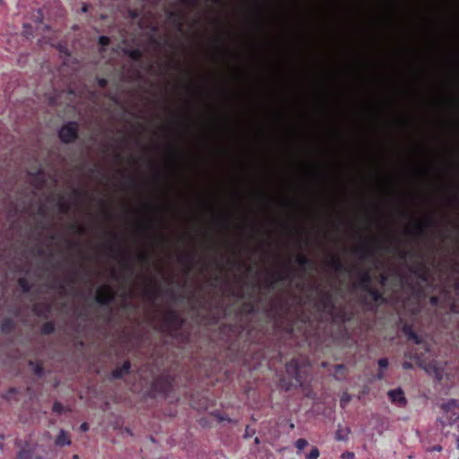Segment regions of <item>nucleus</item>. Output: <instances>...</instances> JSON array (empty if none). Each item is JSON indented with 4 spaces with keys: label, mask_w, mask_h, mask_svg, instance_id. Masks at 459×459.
Masks as SVG:
<instances>
[{
    "label": "nucleus",
    "mask_w": 459,
    "mask_h": 459,
    "mask_svg": "<svg viewBox=\"0 0 459 459\" xmlns=\"http://www.w3.org/2000/svg\"><path fill=\"white\" fill-rule=\"evenodd\" d=\"M77 124L70 122L64 126L59 131L60 139L64 143H70L76 138L77 135Z\"/></svg>",
    "instance_id": "nucleus-1"
},
{
    "label": "nucleus",
    "mask_w": 459,
    "mask_h": 459,
    "mask_svg": "<svg viewBox=\"0 0 459 459\" xmlns=\"http://www.w3.org/2000/svg\"><path fill=\"white\" fill-rule=\"evenodd\" d=\"M112 299V293L110 290L106 287L102 286L98 289L97 291V300L98 302L101 304H107Z\"/></svg>",
    "instance_id": "nucleus-2"
},
{
    "label": "nucleus",
    "mask_w": 459,
    "mask_h": 459,
    "mask_svg": "<svg viewBox=\"0 0 459 459\" xmlns=\"http://www.w3.org/2000/svg\"><path fill=\"white\" fill-rule=\"evenodd\" d=\"M388 396L393 403H395L399 405L405 404V397L403 395V392L400 388L394 389V390H390L388 392Z\"/></svg>",
    "instance_id": "nucleus-3"
},
{
    "label": "nucleus",
    "mask_w": 459,
    "mask_h": 459,
    "mask_svg": "<svg viewBox=\"0 0 459 459\" xmlns=\"http://www.w3.org/2000/svg\"><path fill=\"white\" fill-rule=\"evenodd\" d=\"M55 444L57 446H69L71 444V438L65 430L61 429L55 440Z\"/></svg>",
    "instance_id": "nucleus-4"
},
{
    "label": "nucleus",
    "mask_w": 459,
    "mask_h": 459,
    "mask_svg": "<svg viewBox=\"0 0 459 459\" xmlns=\"http://www.w3.org/2000/svg\"><path fill=\"white\" fill-rule=\"evenodd\" d=\"M287 372L292 376L293 378H295L297 380V382H299V368L298 366V362L296 360H292L290 361L288 365H287Z\"/></svg>",
    "instance_id": "nucleus-5"
},
{
    "label": "nucleus",
    "mask_w": 459,
    "mask_h": 459,
    "mask_svg": "<svg viewBox=\"0 0 459 459\" xmlns=\"http://www.w3.org/2000/svg\"><path fill=\"white\" fill-rule=\"evenodd\" d=\"M129 369H130V363L128 361H126V362H124L122 367L117 368L113 371L112 376L114 378H120L124 375L127 374L129 372Z\"/></svg>",
    "instance_id": "nucleus-6"
},
{
    "label": "nucleus",
    "mask_w": 459,
    "mask_h": 459,
    "mask_svg": "<svg viewBox=\"0 0 459 459\" xmlns=\"http://www.w3.org/2000/svg\"><path fill=\"white\" fill-rule=\"evenodd\" d=\"M424 369L429 374H433L437 379H440L442 377V369L437 365V363L425 366Z\"/></svg>",
    "instance_id": "nucleus-7"
},
{
    "label": "nucleus",
    "mask_w": 459,
    "mask_h": 459,
    "mask_svg": "<svg viewBox=\"0 0 459 459\" xmlns=\"http://www.w3.org/2000/svg\"><path fill=\"white\" fill-rule=\"evenodd\" d=\"M16 459H41V457H33L31 449H22L18 453Z\"/></svg>",
    "instance_id": "nucleus-8"
},
{
    "label": "nucleus",
    "mask_w": 459,
    "mask_h": 459,
    "mask_svg": "<svg viewBox=\"0 0 459 459\" xmlns=\"http://www.w3.org/2000/svg\"><path fill=\"white\" fill-rule=\"evenodd\" d=\"M404 333L410 340H412L415 343L420 344L421 342L420 337L411 330V327H404Z\"/></svg>",
    "instance_id": "nucleus-9"
},
{
    "label": "nucleus",
    "mask_w": 459,
    "mask_h": 459,
    "mask_svg": "<svg viewBox=\"0 0 459 459\" xmlns=\"http://www.w3.org/2000/svg\"><path fill=\"white\" fill-rule=\"evenodd\" d=\"M349 432H350V430L348 428L339 427V429H337V431L335 433V438L340 441L346 440L348 437Z\"/></svg>",
    "instance_id": "nucleus-10"
},
{
    "label": "nucleus",
    "mask_w": 459,
    "mask_h": 459,
    "mask_svg": "<svg viewBox=\"0 0 459 459\" xmlns=\"http://www.w3.org/2000/svg\"><path fill=\"white\" fill-rule=\"evenodd\" d=\"M320 456V451L316 446H313L309 453L306 454L305 458L306 459H318Z\"/></svg>",
    "instance_id": "nucleus-11"
},
{
    "label": "nucleus",
    "mask_w": 459,
    "mask_h": 459,
    "mask_svg": "<svg viewBox=\"0 0 459 459\" xmlns=\"http://www.w3.org/2000/svg\"><path fill=\"white\" fill-rule=\"evenodd\" d=\"M127 54L134 60H139L143 55L139 48L130 49L127 51Z\"/></svg>",
    "instance_id": "nucleus-12"
},
{
    "label": "nucleus",
    "mask_w": 459,
    "mask_h": 459,
    "mask_svg": "<svg viewBox=\"0 0 459 459\" xmlns=\"http://www.w3.org/2000/svg\"><path fill=\"white\" fill-rule=\"evenodd\" d=\"M307 445V441L304 438H299L296 440L295 446L298 450L297 453L299 454Z\"/></svg>",
    "instance_id": "nucleus-13"
},
{
    "label": "nucleus",
    "mask_w": 459,
    "mask_h": 459,
    "mask_svg": "<svg viewBox=\"0 0 459 459\" xmlns=\"http://www.w3.org/2000/svg\"><path fill=\"white\" fill-rule=\"evenodd\" d=\"M361 281H362L363 287L365 289H368V287L369 286L370 281H371V278H370L368 272H363L361 273Z\"/></svg>",
    "instance_id": "nucleus-14"
},
{
    "label": "nucleus",
    "mask_w": 459,
    "mask_h": 459,
    "mask_svg": "<svg viewBox=\"0 0 459 459\" xmlns=\"http://www.w3.org/2000/svg\"><path fill=\"white\" fill-rule=\"evenodd\" d=\"M330 263L336 271L341 270L342 266V262L336 257H332Z\"/></svg>",
    "instance_id": "nucleus-15"
},
{
    "label": "nucleus",
    "mask_w": 459,
    "mask_h": 459,
    "mask_svg": "<svg viewBox=\"0 0 459 459\" xmlns=\"http://www.w3.org/2000/svg\"><path fill=\"white\" fill-rule=\"evenodd\" d=\"M351 401V396L348 394H343L341 397V406L345 407L348 403Z\"/></svg>",
    "instance_id": "nucleus-16"
},
{
    "label": "nucleus",
    "mask_w": 459,
    "mask_h": 459,
    "mask_svg": "<svg viewBox=\"0 0 459 459\" xmlns=\"http://www.w3.org/2000/svg\"><path fill=\"white\" fill-rule=\"evenodd\" d=\"M53 411L60 414L64 411V406L60 403H55L53 405Z\"/></svg>",
    "instance_id": "nucleus-17"
},
{
    "label": "nucleus",
    "mask_w": 459,
    "mask_h": 459,
    "mask_svg": "<svg viewBox=\"0 0 459 459\" xmlns=\"http://www.w3.org/2000/svg\"><path fill=\"white\" fill-rule=\"evenodd\" d=\"M360 255L362 258H366L370 252L369 247H363L359 249Z\"/></svg>",
    "instance_id": "nucleus-18"
},
{
    "label": "nucleus",
    "mask_w": 459,
    "mask_h": 459,
    "mask_svg": "<svg viewBox=\"0 0 459 459\" xmlns=\"http://www.w3.org/2000/svg\"><path fill=\"white\" fill-rule=\"evenodd\" d=\"M354 456H355V455H354V453H352V452H348V451H346V452H344V453H342V454L341 455V457H342V459H354Z\"/></svg>",
    "instance_id": "nucleus-19"
},
{
    "label": "nucleus",
    "mask_w": 459,
    "mask_h": 459,
    "mask_svg": "<svg viewBox=\"0 0 459 459\" xmlns=\"http://www.w3.org/2000/svg\"><path fill=\"white\" fill-rule=\"evenodd\" d=\"M30 366L33 369V371L37 374V375H40L41 372H42V369L38 365V364H34L32 362H30Z\"/></svg>",
    "instance_id": "nucleus-20"
},
{
    "label": "nucleus",
    "mask_w": 459,
    "mask_h": 459,
    "mask_svg": "<svg viewBox=\"0 0 459 459\" xmlns=\"http://www.w3.org/2000/svg\"><path fill=\"white\" fill-rule=\"evenodd\" d=\"M19 284L20 286L22 288V290L24 291H28L29 290V285L27 284L26 281L24 279H20L19 280Z\"/></svg>",
    "instance_id": "nucleus-21"
},
{
    "label": "nucleus",
    "mask_w": 459,
    "mask_h": 459,
    "mask_svg": "<svg viewBox=\"0 0 459 459\" xmlns=\"http://www.w3.org/2000/svg\"><path fill=\"white\" fill-rule=\"evenodd\" d=\"M99 41L101 46H107L109 43V39L106 36H101Z\"/></svg>",
    "instance_id": "nucleus-22"
},
{
    "label": "nucleus",
    "mask_w": 459,
    "mask_h": 459,
    "mask_svg": "<svg viewBox=\"0 0 459 459\" xmlns=\"http://www.w3.org/2000/svg\"><path fill=\"white\" fill-rule=\"evenodd\" d=\"M378 365L382 368H385L388 366V360L386 359H381L378 360Z\"/></svg>",
    "instance_id": "nucleus-23"
},
{
    "label": "nucleus",
    "mask_w": 459,
    "mask_h": 459,
    "mask_svg": "<svg viewBox=\"0 0 459 459\" xmlns=\"http://www.w3.org/2000/svg\"><path fill=\"white\" fill-rule=\"evenodd\" d=\"M343 370H344V367L342 365L336 366L335 373H334L335 377L339 378V376H338L339 372L343 371Z\"/></svg>",
    "instance_id": "nucleus-24"
},
{
    "label": "nucleus",
    "mask_w": 459,
    "mask_h": 459,
    "mask_svg": "<svg viewBox=\"0 0 459 459\" xmlns=\"http://www.w3.org/2000/svg\"><path fill=\"white\" fill-rule=\"evenodd\" d=\"M298 262L299 264H306L307 263V259L303 255H299L298 257Z\"/></svg>",
    "instance_id": "nucleus-25"
},
{
    "label": "nucleus",
    "mask_w": 459,
    "mask_h": 459,
    "mask_svg": "<svg viewBox=\"0 0 459 459\" xmlns=\"http://www.w3.org/2000/svg\"><path fill=\"white\" fill-rule=\"evenodd\" d=\"M185 4L191 5L194 4L197 0H181Z\"/></svg>",
    "instance_id": "nucleus-26"
},
{
    "label": "nucleus",
    "mask_w": 459,
    "mask_h": 459,
    "mask_svg": "<svg viewBox=\"0 0 459 459\" xmlns=\"http://www.w3.org/2000/svg\"><path fill=\"white\" fill-rule=\"evenodd\" d=\"M371 294L374 297L375 300H378L380 295H379V293L377 291H372Z\"/></svg>",
    "instance_id": "nucleus-27"
},
{
    "label": "nucleus",
    "mask_w": 459,
    "mask_h": 459,
    "mask_svg": "<svg viewBox=\"0 0 459 459\" xmlns=\"http://www.w3.org/2000/svg\"><path fill=\"white\" fill-rule=\"evenodd\" d=\"M441 450H442V446H436L430 449V451H437V452H440Z\"/></svg>",
    "instance_id": "nucleus-28"
},
{
    "label": "nucleus",
    "mask_w": 459,
    "mask_h": 459,
    "mask_svg": "<svg viewBox=\"0 0 459 459\" xmlns=\"http://www.w3.org/2000/svg\"><path fill=\"white\" fill-rule=\"evenodd\" d=\"M81 429H82V430H83V431H87V430H88V429H89V428H88L87 423H83V424H82Z\"/></svg>",
    "instance_id": "nucleus-29"
},
{
    "label": "nucleus",
    "mask_w": 459,
    "mask_h": 459,
    "mask_svg": "<svg viewBox=\"0 0 459 459\" xmlns=\"http://www.w3.org/2000/svg\"><path fill=\"white\" fill-rule=\"evenodd\" d=\"M403 367V368H411V365L409 362H404Z\"/></svg>",
    "instance_id": "nucleus-30"
},
{
    "label": "nucleus",
    "mask_w": 459,
    "mask_h": 459,
    "mask_svg": "<svg viewBox=\"0 0 459 459\" xmlns=\"http://www.w3.org/2000/svg\"><path fill=\"white\" fill-rule=\"evenodd\" d=\"M106 83H107V81H106V80H104V79H101V80L100 81V86H102V87H103V86H105V85H106Z\"/></svg>",
    "instance_id": "nucleus-31"
},
{
    "label": "nucleus",
    "mask_w": 459,
    "mask_h": 459,
    "mask_svg": "<svg viewBox=\"0 0 459 459\" xmlns=\"http://www.w3.org/2000/svg\"><path fill=\"white\" fill-rule=\"evenodd\" d=\"M250 435H249V431H248V427L246 429V435H245V437H248Z\"/></svg>",
    "instance_id": "nucleus-32"
},
{
    "label": "nucleus",
    "mask_w": 459,
    "mask_h": 459,
    "mask_svg": "<svg viewBox=\"0 0 459 459\" xmlns=\"http://www.w3.org/2000/svg\"><path fill=\"white\" fill-rule=\"evenodd\" d=\"M73 459H79V456H78L77 455H74L73 456Z\"/></svg>",
    "instance_id": "nucleus-33"
},
{
    "label": "nucleus",
    "mask_w": 459,
    "mask_h": 459,
    "mask_svg": "<svg viewBox=\"0 0 459 459\" xmlns=\"http://www.w3.org/2000/svg\"><path fill=\"white\" fill-rule=\"evenodd\" d=\"M86 11H87V7L84 5V6L82 7V12H86Z\"/></svg>",
    "instance_id": "nucleus-34"
},
{
    "label": "nucleus",
    "mask_w": 459,
    "mask_h": 459,
    "mask_svg": "<svg viewBox=\"0 0 459 459\" xmlns=\"http://www.w3.org/2000/svg\"><path fill=\"white\" fill-rule=\"evenodd\" d=\"M255 443H258L259 442L258 437H255Z\"/></svg>",
    "instance_id": "nucleus-35"
}]
</instances>
